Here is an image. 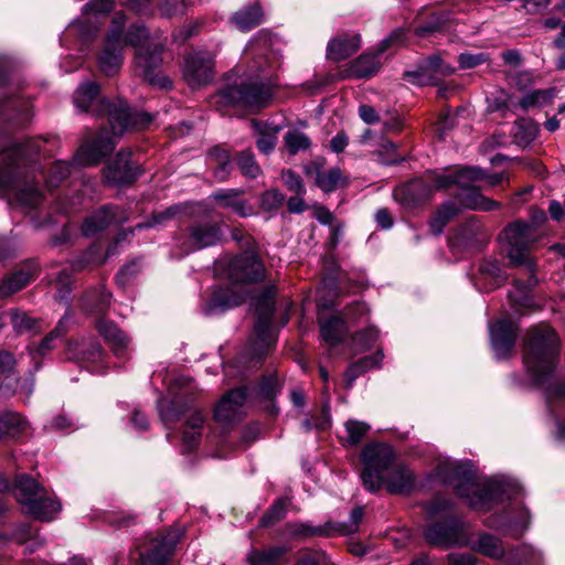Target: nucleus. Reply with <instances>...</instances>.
Instances as JSON below:
<instances>
[{"label": "nucleus", "instance_id": "obj_1", "mask_svg": "<svg viewBox=\"0 0 565 565\" xmlns=\"http://www.w3.org/2000/svg\"><path fill=\"white\" fill-rule=\"evenodd\" d=\"M126 20L124 12H116L113 17L110 29L97 55L100 72L106 76L117 74L124 63V49L131 45L136 49V67L143 79L161 88H169L170 79L156 73L162 62V44L151 45L149 33L142 24H134L125 31Z\"/></svg>", "mask_w": 565, "mask_h": 565}, {"label": "nucleus", "instance_id": "obj_2", "mask_svg": "<svg viewBox=\"0 0 565 565\" xmlns=\"http://www.w3.org/2000/svg\"><path fill=\"white\" fill-rule=\"evenodd\" d=\"M559 340L554 330L546 326L531 330L523 362L534 383L544 386L546 407L554 419L553 436L565 441V381L547 383L556 365Z\"/></svg>", "mask_w": 565, "mask_h": 565}, {"label": "nucleus", "instance_id": "obj_3", "mask_svg": "<svg viewBox=\"0 0 565 565\" xmlns=\"http://www.w3.org/2000/svg\"><path fill=\"white\" fill-rule=\"evenodd\" d=\"M40 151L41 147L34 141L9 147L8 141L0 138V198L24 212L35 210L43 200L31 169V152Z\"/></svg>", "mask_w": 565, "mask_h": 565}, {"label": "nucleus", "instance_id": "obj_4", "mask_svg": "<svg viewBox=\"0 0 565 565\" xmlns=\"http://www.w3.org/2000/svg\"><path fill=\"white\" fill-rule=\"evenodd\" d=\"M437 476L443 483L452 486L470 507L479 510L489 509L491 504L510 499L521 491L519 483L509 478H479L470 461H440Z\"/></svg>", "mask_w": 565, "mask_h": 565}, {"label": "nucleus", "instance_id": "obj_5", "mask_svg": "<svg viewBox=\"0 0 565 565\" xmlns=\"http://www.w3.org/2000/svg\"><path fill=\"white\" fill-rule=\"evenodd\" d=\"M265 273V266L256 254L246 252L234 257L227 265L231 286L215 288L204 306V312L215 315L239 306L246 297L242 285L262 281Z\"/></svg>", "mask_w": 565, "mask_h": 565}, {"label": "nucleus", "instance_id": "obj_6", "mask_svg": "<svg viewBox=\"0 0 565 565\" xmlns=\"http://www.w3.org/2000/svg\"><path fill=\"white\" fill-rule=\"evenodd\" d=\"M99 86L95 82L82 83L74 94V105L79 111H93L96 115H106L113 136H122L131 127H145L151 118L146 113H132L126 102L117 99L98 100Z\"/></svg>", "mask_w": 565, "mask_h": 565}, {"label": "nucleus", "instance_id": "obj_7", "mask_svg": "<svg viewBox=\"0 0 565 565\" xmlns=\"http://www.w3.org/2000/svg\"><path fill=\"white\" fill-rule=\"evenodd\" d=\"M274 68L268 64L267 57L255 61V67L263 76H256L249 81H241L239 85L228 86L216 95V104L222 106L244 105L248 107H262L273 96V85L268 81L266 67Z\"/></svg>", "mask_w": 565, "mask_h": 565}, {"label": "nucleus", "instance_id": "obj_8", "mask_svg": "<svg viewBox=\"0 0 565 565\" xmlns=\"http://www.w3.org/2000/svg\"><path fill=\"white\" fill-rule=\"evenodd\" d=\"M13 494L23 511L40 521H51L61 511L60 502L29 476L22 475L17 479Z\"/></svg>", "mask_w": 565, "mask_h": 565}, {"label": "nucleus", "instance_id": "obj_9", "mask_svg": "<svg viewBox=\"0 0 565 565\" xmlns=\"http://www.w3.org/2000/svg\"><path fill=\"white\" fill-rule=\"evenodd\" d=\"M545 220L546 214L543 210H533L531 224L515 222L504 230L503 239L507 243V255L514 266L525 265L532 271L533 262L529 256V247L534 241V226L542 224Z\"/></svg>", "mask_w": 565, "mask_h": 565}, {"label": "nucleus", "instance_id": "obj_10", "mask_svg": "<svg viewBox=\"0 0 565 565\" xmlns=\"http://www.w3.org/2000/svg\"><path fill=\"white\" fill-rule=\"evenodd\" d=\"M361 459L364 466L361 478L370 492L382 488L384 475L397 463L393 448L386 444L366 445L362 450Z\"/></svg>", "mask_w": 565, "mask_h": 565}, {"label": "nucleus", "instance_id": "obj_11", "mask_svg": "<svg viewBox=\"0 0 565 565\" xmlns=\"http://www.w3.org/2000/svg\"><path fill=\"white\" fill-rule=\"evenodd\" d=\"M484 177V171L478 167H465L455 172L456 185L460 191L456 194L460 204L475 211H493L501 206L498 201L491 200L475 188V182Z\"/></svg>", "mask_w": 565, "mask_h": 565}, {"label": "nucleus", "instance_id": "obj_12", "mask_svg": "<svg viewBox=\"0 0 565 565\" xmlns=\"http://www.w3.org/2000/svg\"><path fill=\"white\" fill-rule=\"evenodd\" d=\"M454 184L455 173L433 175L429 182L419 178L396 190L394 196L403 204L412 206L430 198L434 190L447 189Z\"/></svg>", "mask_w": 565, "mask_h": 565}, {"label": "nucleus", "instance_id": "obj_13", "mask_svg": "<svg viewBox=\"0 0 565 565\" xmlns=\"http://www.w3.org/2000/svg\"><path fill=\"white\" fill-rule=\"evenodd\" d=\"M179 541L177 530L150 539L139 548V565H168Z\"/></svg>", "mask_w": 565, "mask_h": 565}, {"label": "nucleus", "instance_id": "obj_14", "mask_svg": "<svg viewBox=\"0 0 565 565\" xmlns=\"http://www.w3.org/2000/svg\"><path fill=\"white\" fill-rule=\"evenodd\" d=\"M222 238V230L217 223L201 221L192 224L188 234L178 239L180 247L179 257H183L194 250L216 245Z\"/></svg>", "mask_w": 565, "mask_h": 565}, {"label": "nucleus", "instance_id": "obj_15", "mask_svg": "<svg viewBox=\"0 0 565 565\" xmlns=\"http://www.w3.org/2000/svg\"><path fill=\"white\" fill-rule=\"evenodd\" d=\"M255 311L258 316V320L254 328L255 341L253 352L257 361H259L273 345L270 335L271 318L274 315L273 297L269 294L262 296L255 305Z\"/></svg>", "mask_w": 565, "mask_h": 565}, {"label": "nucleus", "instance_id": "obj_16", "mask_svg": "<svg viewBox=\"0 0 565 565\" xmlns=\"http://www.w3.org/2000/svg\"><path fill=\"white\" fill-rule=\"evenodd\" d=\"M406 40V31L404 29H395L386 39H384L376 53H364L354 60L350 67L349 74L356 78H366L373 76L380 68L379 55L388 47L403 44Z\"/></svg>", "mask_w": 565, "mask_h": 565}, {"label": "nucleus", "instance_id": "obj_17", "mask_svg": "<svg viewBox=\"0 0 565 565\" xmlns=\"http://www.w3.org/2000/svg\"><path fill=\"white\" fill-rule=\"evenodd\" d=\"M214 76V58L209 52H193L184 60L183 77L192 88H200L212 82Z\"/></svg>", "mask_w": 565, "mask_h": 565}, {"label": "nucleus", "instance_id": "obj_18", "mask_svg": "<svg viewBox=\"0 0 565 565\" xmlns=\"http://www.w3.org/2000/svg\"><path fill=\"white\" fill-rule=\"evenodd\" d=\"M489 335L492 351L495 359L508 358L514 347L516 339V327L507 319H500L495 323H489Z\"/></svg>", "mask_w": 565, "mask_h": 565}, {"label": "nucleus", "instance_id": "obj_19", "mask_svg": "<svg viewBox=\"0 0 565 565\" xmlns=\"http://www.w3.org/2000/svg\"><path fill=\"white\" fill-rule=\"evenodd\" d=\"M246 399V387L230 391L216 405L215 419L222 424H232L239 420L245 414L244 404Z\"/></svg>", "mask_w": 565, "mask_h": 565}, {"label": "nucleus", "instance_id": "obj_20", "mask_svg": "<svg viewBox=\"0 0 565 565\" xmlns=\"http://www.w3.org/2000/svg\"><path fill=\"white\" fill-rule=\"evenodd\" d=\"M114 147L113 138L100 132L90 143L84 142L75 152L73 160L81 167L94 166L108 156Z\"/></svg>", "mask_w": 565, "mask_h": 565}, {"label": "nucleus", "instance_id": "obj_21", "mask_svg": "<svg viewBox=\"0 0 565 565\" xmlns=\"http://www.w3.org/2000/svg\"><path fill=\"white\" fill-rule=\"evenodd\" d=\"M116 206H104L85 218L82 225L83 235L92 237L106 230L110 224L124 223L127 218L118 214Z\"/></svg>", "mask_w": 565, "mask_h": 565}, {"label": "nucleus", "instance_id": "obj_22", "mask_svg": "<svg viewBox=\"0 0 565 565\" xmlns=\"http://www.w3.org/2000/svg\"><path fill=\"white\" fill-rule=\"evenodd\" d=\"M129 152H119L115 161L105 170L106 182L113 185L129 184L138 177V169L129 160Z\"/></svg>", "mask_w": 565, "mask_h": 565}, {"label": "nucleus", "instance_id": "obj_23", "mask_svg": "<svg viewBox=\"0 0 565 565\" xmlns=\"http://www.w3.org/2000/svg\"><path fill=\"white\" fill-rule=\"evenodd\" d=\"M460 534V525L455 520L433 524L425 531V537L430 544L443 547L461 545Z\"/></svg>", "mask_w": 565, "mask_h": 565}, {"label": "nucleus", "instance_id": "obj_24", "mask_svg": "<svg viewBox=\"0 0 565 565\" xmlns=\"http://www.w3.org/2000/svg\"><path fill=\"white\" fill-rule=\"evenodd\" d=\"M383 486L390 493L406 494L415 487V476L407 466L397 462L384 475Z\"/></svg>", "mask_w": 565, "mask_h": 565}, {"label": "nucleus", "instance_id": "obj_25", "mask_svg": "<svg viewBox=\"0 0 565 565\" xmlns=\"http://www.w3.org/2000/svg\"><path fill=\"white\" fill-rule=\"evenodd\" d=\"M516 513V516L510 514L504 518L493 515L488 520V526L516 537L529 527L531 520L529 511L523 507Z\"/></svg>", "mask_w": 565, "mask_h": 565}, {"label": "nucleus", "instance_id": "obj_26", "mask_svg": "<svg viewBox=\"0 0 565 565\" xmlns=\"http://www.w3.org/2000/svg\"><path fill=\"white\" fill-rule=\"evenodd\" d=\"M67 354L70 360L96 363L102 361L104 353L95 340L76 339L67 342Z\"/></svg>", "mask_w": 565, "mask_h": 565}, {"label": "nucleus", "instance_id": "obj_27", "mask_svg": "<svg viewBox=\"0 0 565 565\" xmlns=\"http://www.w3.org/2000/svg\"><path fill=\"white\" fill-rule=\"evenodd\" d=\"M36 273V266L29 264L3 278L0 281V299L9 297L26 287L34 279Z\"/></svg>", "mask_w": 565, "mask_h": 565}, {"label": "nucleus", "instance_id": "obj_28", "mask_svg": "<svg viewBox=\"0 0 565 565\" xmlns=\"http://www.w3.org/2000/svg\"><path fill=\"white\" fill-rule=\"evenodd\" d=\"M97 330L104 340L110 345L115 355H125L129 349L130 339L124 331L118 329L114 322L104 319L98 320Z\"/></svg>", "mask_w": 565, "mask_h": 565}, {"label": "nucleus", "instance_id": "obj_29", "mask_svg": "<svg viewBox=\"0 0 565 565\" xmlns=\"http://www.w3.org/2000/svg\"><path fill=\"white\" fill-rule=\"evenodd\" d=\"M290 548L286 545H273L266 548H253L246 556L248 565H286V555Z\"/></svg>", "mask_w": 565, "mask_h": 565}, {"label": "nucleus", "instance_id": "obj_30", "mask_svg": "<svg viewBox=\"0 0 565 565\" xmlns=\"http://www.w3.org/2000/svg\"><path fill=\"white\" fill-rule=\"evenodd\" d=\"M361 45L359 34H344L332 39L327 46V57L339 62L354 54Z\"/></svg>", "mask_w": 565, "mask_h": 565}, {"label": "nucleus", "instance_id": "obj_31", "mask_svg": "<svg viewBox=\"0 0 565 565\" xmlns=\"http://www.w3.org/2000/svg\"><path fill=\"white\" fill-rule=\"evenodd\" d=\"M242 190L221 189L211 194V199L216 201L221 206L231 209L234 213L246 217L253 213L252 206L241 196Z\"/></svg>", "mask_w": 565, "mask_h": 565}, {"label": "nucleus", "instance_id": "obj_32", "mask_svg": "<svg viewBox=\"0 0 565 565\" xmlns=\"http://www.w3.org/2000/svg\"><path fill=\"white\" fill-rule=\"evenodd\" d=\"M0 118L6 121L17 118L18 125H23L31 118V105L20 97L0 102Z\"/></svg>", "mask_w": 565, "mask_h": 565}, {"label": "nucleus", "instance_id": "obj_33", "mask_svg": "<svg viewBox=\"0 0 565 565\" xmlns=\"http://www.w3.org/2000/svg\"><path fill=\"white\" fill-rule=\"evenodd\" d=\"M470 548L492 559H502L505 548L502 541L493 534L482 532L471 542Z\"/></svg>", "mask_w": 565, "mask_h": 565}, {"label": "nucleus", "instance_id": "obj_34", "mask_svg": "<svg viewBox=\"0 0 565 565\" xmlns=\"http://www.w3.org/2000/svg\"><path fill=\"white\" fill-rule=\"evenodd\" d=\"M306 173L308 175L315 173V182L323 192H332L339 186L347 184V180L339 168L321 170L316 167H308L306 168Z\"/></svg>", "mask_w": 565, "mask_h": 565}, {"label": "nucleus", "instance_id": "obj_35", "mask_svg": "<svg viewBox=\"0 0 565 565\" xmlns=\"http://www.w3.org/2000/svg\"><path fill=\"white\" fill-rule=\"evenodd\" d=\"M252 128L257 135L256 146L258 150L265 154L270 153L277 143V135L280 130L279 126L253 119Z\"/></svg>", "mask_w": 565, "mask_h": 565}, {"label": "nucleus", "instance_id": "obj_36", "mask_svg": "<svg viewBox=\"0 0 565 565\" xmlns=\"http://www.w3.org/2000/svg\"><path fill=\"white\" fill-rule=\"evenodd\" d=\"M204 419L205 416L200 411H194L186 419L182 434L183 452L191 451L199 445Z\"/></svg>", "mask_w": 565, "mask_h": 565}, {"label": "nucleus", "instance_id": "obj_37", "mask_svg": "<svg viewBox=\"0 0 565 565\" xmlns=\"http://www.w3.org/2000/svg\"><path fill=\"white\" fill-rule=\"evenodd\" d=\"M544 558L541 551L530 545H521L510 551L503 565H543Z\"/></svg>", "mask_w": 565, "mask_h": 565}, {"label": "nucleus", "instance_id": "obj_38", "mask_svg": "<svg viewBox=\"0 0 565 565\" xmlns=\"http://www.w3.org/2000/svg\"><path fill=\"white\" fill-rule=\"evenodd\" d=\"M321 337L330 347L340 343L348 330L345 321L340 317L319 320Z\"/></svg>", "mask_w": 565, "mask_h": 565}, {"label": "nucleus", "instance_id": "obj_39", "mask_svg": "<svg viewBox=\"0 0 565 565\" xmlns=\"http://www.w3.org/2000/svg\"><path fill=\"white\" fill-rule=\"evenodd\" d=\"M111 295L103 286L87 291L82 299V308L86 312L102 313L110 305Z\"/></svg>", "mask_w": 565, "mask_h": 565}, {"label": "nucleus", "instance_id": "obj_40", "mask_svg": "<svg viewBox=\"0 0 565 565\" xmlns=\"http://www.w3.org/2000/svg\"><path fill=\"white\" fill-rule=\"evenodd\" d=\"M462 209L465 207L457 200V196L455 198V200L448 201L445 204H443L429 223L433 233L435 235H440L446 224L452 217L458 215Z\"/></svg>", "mask_w": 565, "mask_h": 565}, {"label": "nucleus", "instance_id": "obj_41", "mask_svg": "<svg viewBox=\"0 0 565 565\" xmlns=\"http://www.w3.org/2000/svg\"><path fill=\"white\" fill-rule=\"evenodd\" d=\"M263 10L255 3L234 13L232 21L241 31H249L263 21Z\"/></svg>", "mask_w": 565, "mask_h": 565}, {"label": "nucleus", "instance_id": "obj_42", "mask_svg": "<svg viewBox=\"0 0 565 565\" xmlns=\"http://www.w3.org/2000/svg\"><path fill=\"white\" fill-rule=\"evenodd\" d=\"M209 157L216 164L214 168V178L218 181H225L232 171L230 152L217 146L210 150Z\"/></svg>", "mask_w": 565, "mask_h": 565}, {"label": "nucleus", "instance_id": "obj_43", "mask_svg": "<svg viewBox=\"0 0 565 565\" xmlns=\"http://www.w3.org/2000/svg\"><path fill=\"white\" fill-rule=\"evenodd\" d=\"M26 427V422L20 414L4 411L0 413V438L4 435L15 436L23 431Z\"/></svg>", "mask_w": 565, "mask_h": 565}, {"label": "nucleus", "instance_id": "obj_44", "mask_svg": "<svg viewBox=\"0 0 565 565\" xmlns=\"http://www.w3.org/2000/svg\"><path fill=\"white\" fill-rule=\"evenodd\" d=\"M513 138L520 146L530 145L539 134V126L530 119H520L513 126Z\"/></svg>", "mask_w": 565, "mask_h": 565}, {"label": "nucleus", "instance_id": "obj_45", "mask_svg": "<svg viewBox=\"0 0 565 565\" xmlns=\"http://www.w3.org/2000/svg\"><path fill=\"white\" fill-rule=\"evenodd\" d=\"M370 429V425L365 422L349 419L344 423L345 435L342 437L344 445L356 446Z\"/></svg>", "mask_w": 565, "mask_h": 565}, {"label": "nucleus", "instance_id": "obj_46", "mask_svg": "<svg viewBox=\"0 0 565 565\" xmlns=\"http://www.w3.org/2000/svg\"><path fill=\"white\" fill-rule=\"evenodd\" d=\"M424 62L426 70L431 74L434 84H436L439 78L450 76L456 71V68L450 63L445 62L439 54L430 55Z\"/></svg>", "mask_w": 565, "mask_h": 565}, {"label": "nucleus", "instance_id": "obj_47", "mask_svg": "<svg viewBox=\"0 0 565 565\" xmlns=\"http://www.w3.org/2000/svg\"><path fill=\"white\" fill-rule=\"evenodd\" d=\"M71 162L62 160L55 161L45 177V183L47 188H56L63 180H65L71 174Z\"/></svg>", "mask_w": 565, "mask_h": 565}, {"label": "nucleus", "instance_id": "obj_48", "mask_svg": "<svg viewBox=\"0 0 565 565\" xmlns=\"http://www.w3.org/2000/svg\"><path fill=\"white\" fill-rule=\"evenodd\" d=\"M554 97V89H537L527 93L520 100L519 105L523 109H529L535 106H544L548 104Z\"/></svg>", "mask_w": 565, "mask_h": 565}, {"label": "nucleus", "instance_id": "obj_49", "mask_svg": "<svg viewBox=\"0 0 565 565\" xmlns=\"http://www.w3.org/2000/svg\"><path fill=\"white\" fill-rule=\"evenodd\" d=\"M537 284V280L534 279L532 276L529 279L526 284L516 281L515 282V290L513 292H510V299L511 301L518 306L519 308H527L531 306V299L529 296V290L531 287L535 286Z\"/></svg>", "mask_w": 565, "mask_h": 565}, {"label": "nucleus", "instance_id": "obj_50", "mask_svg": "<svg viewBox=\"0 0 565 565\" xmlns=\"http://www.w3.org/2000/svg\"><path fill=\"white\" fill-rule=\"evenodd\" d=\"M285 143L291 154L307 150L311 145L309 137L298 130L288 131L285 135Z\"/></svg>", "mask_w": 565, "mask_h": 565}, {"label": "nucleus", "instance_id": "obj_51", "mask_svg": "<svg viewBox=\"0 0 565 565\" xmlns=\"http://www.w3.org/2000/svg\"><path fill=\"white\" fill-rule=\"evenodd\" d=\"M10 316L12 327L18 333L33 331L38 327L36 320L24 311L12 310Z\"/></svg>", "mask_w": 565, "mask_h": 565}, {"label": "nucleus", "instance_id": "obj_52", "mask_svg": "<svg viewBox=\"0 0 565 565\" xmlns=\"http://www.w3.org/2000/svg\"><path fill=\"white\" fill-rule=\"evenodd\" d=\"M14 537L19 543H26V550L31 553L42 545V541L35 537L34 531L29 524L18 526Z\"/></svg>", "mask_w": 565, "mask_h": 565}, {"label": "nucleus", "instance_id": "obj_53", "mask_svg": "<svg viewBox=\"0 0 565 565\" xmlns=\"http://www.w3.org/2000/svg\"><path fill=\"white\" fill-rule=\"evenodd\" d=\"M83 199L84 196L82 194H76L71 199L67 196L58 198L55 202V210L63 215L76 213L83 205Z\"/></svg>", "mask_w": 565, "mask_h": 565}, {"label": "nucleus", "instance_id": "obj_54", "mask_svg": "<svg viewBox=\"0 0 565 565\" xmlns=\"http://www.w3.org/2000/svg\"><path fill=\"white\" fill-rule=\"evenodd\" d=\"M404 77L407 82L414 85H435L431 78V74L429 73L428 70H426V64L424 61L417 66L416 70L406 71L404 73Z\"/></svg>", "mask_w": 565, "mask_h": 565}, {"label": "nucleus", "instance_id": "obj_55", "mask_svg": "<svg viewBox=\"0 0 565 565\" xmlns=\"http://www.w3.org/2000/svg\"><path fill=\"white\" fill-rule=\"evenodd\" d=\"M54 341L56 340L49 333L38 345L28 347L30 356L35 363V369H39L41 359L54 348Z\"/></svg>", "mask_w": 565, "mask_h": 565}, {"label": "nucleus", "instance_id": "obj_56", "mask_svg": "<svg viewBox=\"0 0 565 565\" xmlns=\"http://www.w3.org/2000/svg\"><path fill=\"white\" fill-rule=\"evenodd\" d=\"M57 285V292L55 299L68 306L71 294V277L66 269H62L55 278Z\"/></svg>", "mask_w": 565, "mask_h": 565}, {"label": "nucleus", "instance_id": "obj_57", "mask_svg": "<svg viewBox=\"0 0 565 565\" xmlns=\"http://www.w3.org/2000/svg\"><path fill=\"white\" fill-rule=\"evenodd\" d=\"M379 339V330L375 327H369L356 333L353 343L359 351L369 350Z\"/></svg>", "mask_w": 565, "mask_h": 565}, {"label": "nucleus", "instance_id": "obj_58", "mask_svg": "<svg viewBox=\"0 0 565 565\" xmlns=\"http://www.w3.org/2000/svg\"><path fill=\"white\" fill-rule=\"evenodd\" d=\"M237 163L242 173L248 178H256L260 173V168L250 151H243Z\"/></svg>", "mask_w": 565, "mask_h": 565}, {"label": "nucleus", "instance_id": "obj_59", "mask_svg": "<svg viewBox=\"0 0 565 565\" xmlns=\"http://www.w3.org/2000/svg\"><path fill=\"white\" fill-rule=\"evenodd\" d=\"M180 211V206L173 205L164 211H160L157 213H153L152 220L148 221L146 223L138 224L136 228H147V227H153L156 225H162L166 222L172 220Z\"/></svg>", "mask_w": 565, "mask_h": 565}, {"label": "nucleus", "instance_id": "obj_60", "mask_svg": "<svg viewBox=\"0 0 565 565\" xmlns=\"http://www.w3.org/2000/svg\"><path fill=\"white\" fill-rule=\"evenodd\" d=\"M97 28L93 24H85L79 21H74L67 29L68 34H73L79 38L82 43L89 42L95 35Z\"/></svg>", "mask_w": 565, "mask_h": 565}, {"label": "nucleus", "instance_id": "obj_61", "mask_svg": "<svg viewBox=\"0 0 565 565\" xmlns=\"http://www.w3.org/2000/svg\"><path fill=\"white\" fill-rule=\"evenodd\" d=\"M364 510L362 507L354 508L351 513L349 521L340 524L335 531L340 534H351L358 531L359 525L363 519Z\"/></svg>", "mask_w": 565, "mask_h": 565}, {"label": "nucleus", "instance_id": "obj_62", "mask_svg": "<svg viewBox=\"0 0 565 565\" xmlns=\"http://www.w3.org/2000/svg\"><path fill=\"white\" fill-rule=\"evenodd\" d=\"M290 503L289 499L281 498L277 500L262 519V525L266 526L271 522L281 519L285 515L286 507Z\"/></svg>", "mask_w": 565, "mask_h": 565}, {"label": "nucleus", "instance_id": "obj_63", "mask_svg": "<svg viewBox=\"0 0 565 565\" xmlns=\"http://www.w3.org/2000/svg\"><path fill=\"white\" fill-rule=\"evenodd\" d=\"M113 0H92L84 7V13L94 17L106 15L114 10Z\"/></svg>", "mask_w": 565, "mask_h": 565}, {"label": "nucleus", "instance_id": "obj_64", "mask_svg": "<svg viewBox=\"0 0 565 565\" xmlns=\"http://www.w3.org/2000/svg\"><path fill=\"white\" fill-rule=\"evenodd\" d=\"M480 273L483 276L490 277L494 280L493 286L491 288L499 286L500 282L503 281V279H504L500 264L497 260H490V259L484 260L480 265Z\"/></svg>", "mask_w": 565, "mask_h": 565}]
</instances>
